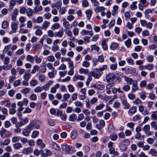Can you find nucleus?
Returning a JSON list of instances; mask_svg holds the SVG:
<instances>
[{
	"label": "nucleus",
	"instance_id": "f257e3e1",
	"mask_svg": "<svg viewBox=\"0 0 157 157\" xmlns=\"http://www.w3.org/2000/svg\"><path fill=\"white\" fill-rule=\"evenodd\" d=\"M41 124V123L40 121L35 119L31 121L29 126L32 130L34 127L36 129H39Z\"/></svg>",
	"mask_w": 157,
	"mask_h": 157
},
{
	"label": "nucleus",
	"instance_id": "f03ea898",
	"mask_svg": "<svg viewBox=\"0 0 157 157\" xmlns=\"http://www.w3.org/2000/svg\"><path fill=\"white\" fill-rule=\"evenodd\" d=\"M12 135V132L7 130L4 128H2L0 130V135L2 139L6 138Z\"/></svg>",
	"mask_w": 157,
	"mask_h": 157
},
{
	"label": "nucleus",
	"instance_id": "7ed1b4c3",
	"mask_svg": "<svg viewBox=\"0 0 157 157\" xmlns=\"http://www.w3.org/2000/svg\"><path fill=\"white\" fill-rule=\"evenodd\" d=\"M115 77V75L113 73H109L108 74L106 77V80L108 83H114Z\"/></svg>",
	"mask_w": 157,
	"mask_h": 157
},
{
	"label": "nucleus",
	"instance_id": "20e7f679",
	"mask_svg": "<svg viewBox=\"0 0 157 157\" xmlns=\"http://www.w3.org/2000/svg\"><path fill=\"white\" fill-rule=\"evenodd\" d=\"M140 23L142 26L146 27L147 28L151 29H152L153 24L151 22H147L144 20H140Z\"/></svg>",
	"mask_w": 157,
	"mask_h": 157
},
{
	"label": "nucleus",
	"instance_id": "39448f33",
	"mask_svg": "<svg viewBox=\"0 0 157 157\" xmlns=\"http://www.w3.org/2000/svg\"><path fill=\"white\" fill-rule=\"evenodd\" d=\"M90 75L94 77L95 78H98L101 76L100 71L96 68L94 69V71H91L90 73Z\"/></svg>",
	"mask_w": 157,
	"mask_h": 157
},
{
	"label": "nucleus",
	"instance_id": "423d86ee",
	"mask_svg": "<svg viewBox=\"0 0 157 157\" xmlns=\"http://www.w3.org/2000/svg\"><path fill=\"white\" fill-rule=\"evenodd\" d=\"M18 21L13 22L11 24V28L12 30L9 32V33L10 34L13 33H16V30L17 28V25L18 24Z\"/></svg>",
	"mask_w": 157,
	"mask_h": 157
},
{
	"label": "nucleus",
	"instance_id": "0eeeda50",
	"mask_svg": "<svg viewBox=\"0 0 157 157\" xmlns=\"http://www.w3.org/2000/svg\"><path fill=\"white\" fill-rule=\"evenodd\" d=\"M50 113L52 115H54L56 116H59L62 113V112L58 109L54 108H51L50 109Z\"/></svg>",
	"mask_w": 157,
	"mask_h": 157
},
{
	"label": "nucleus",
	"instance_id": "6e6552de",
	"mask_svg": "<svg viewBox=\"0 0 157 157\" xmlns=\"http://www.w3.org/2000/svg\"><path fill=\"white\" fill-rule=\"evenodd\" d=\"M124 79V80L126 82L127 84L131 85L135 82V80H134L132 78H129L128 77L125 75H123L122 76Z\"/></svg>",
	"mask_w": 157,
	"mask_h": 157
},
{
	"label": "nucleus",
	"instance_id": "1a4fd4ad",
	"mask_svg": "<svg viewBox=\"0 0 157 157\" xmlns=\"http://www.w3.org/2000/svg\"><path fill=\"white\" fill-rule=\"evenodd\" d=\"M137 81L136 80H135V82L132 84L131 87V93H133L139 90V87L138 86Z\"/></svg>",
	"mask_w": 157,
	"mask_h": 157
},
{
	"label": "nucleus",
	"instance_id": "9d476101",
	"mask_svg": "<svg viewBox=\"0 0 157 157\" xmlns=\"http://www.w3.org/2000/svg\"><path fill=\"white\" fill-rule=\"evenodd\" d=\"M32 129L28 125L27 127L25 128L22 132V134L25 136H29Z\"/></svg>",
	"mask_w": 157,
	"mask_h": 157
},
{
	"label": "nucleus",
	"instance_id": "9b49d317",
	"mask_svg": "<svg viewBox=\"0 0 157 157\" xmlns=\"http://www.w3.org/2000/svg\"><path fill=\"white\" fill-rule=\"evenodd\" d=\"M61 148L63 151H66L67 153H69L71 151L70 146L66 144L61 145Z\"/></svg>",
	"mask_w": 157,
	"mask_h": 157
},
{
	"label": "nucleus",
	"instance_id": "f8f14e48",
	"mask_svg": "<svg viewBox=\"0 0 157 157\" xmlns=\"http://www.w3.org/2000/svg\"><path fill=\"white\" fill-rule=\"evenodd\" d=\"M84 77L83 76L75 74L73 77V80L74 82L77 81L78 79L83 81L84 79Z\"/></svg>",
	"mask_w": 157,
	"mask_h": 157
},
{
	"label": "nucleus",
	"instance_id": "ddd939ff",
	"mask_svg": "<svg viewBox=\"0 0 157 157\" xmlns=\"http://www.w3.org/2000/svg\"><path fill=\"white\" fill-rule=\"evenodd\" d=\"M62 21L63 22V26L65 28V29H71L72 26H70L69 24V22L67 21H66L65 18H63Z\"/></svg>",
	"mask_w": 157,
	"mask_h": 157
},
{
	"label": "nucleus",
	"instance_id": "4468645a",
	"mask_svg": "<svg viewBox=\"0 0 157 157\" xmlns=\"http://www.w3.org/2000/svg\"><path fill=\"white\" fill-rule=\"evenodd\" d=\"M33 149L31 147H28L25 148H24L22 152L23 154L27 155L28 154L32 153L33 152Z\"/></svg>",
	"mask_w": 157,
	"mask_h": 157
},
{
	"label": "nucleus",
	"instance_id": "2eb2a0df",
	"mask_svg": "<svg viewBox=\"0 0 157 157\" xmlns=\"http://www.w3.org/2000/svg\"><path fill=\"white\" fill-rule=\"evenodd\" d=\"M36 144L41 148H44L45 147V144L42 142L41 139H39L36 141Z\"/></svg>",
	"mask_w": 157,
	"mask_h": 157
},
{
	"label": "nucleus",
	"instance_id": "dca6fc26",
	"mask_svg": "<svg viewBox=\"0 0 157 157\" xmlns=\"http://www.w3.org/2000/svg\"><path fill=\"white\" fill-rule=\"evenodd\" d=\"M53 83V81L49 80L47 83L45 84L43 86H42L43 89H44L45 91L48 90L50 86Z\"/></svg>",
	"mask_w": 157,
	"mask_h": 157
},
{
	"label": "nucleus",
	"instance_id": "f3484780",
	"mask_svg": "<svg viewBox=\"0 0 157 157\" xmlns=\"http://www.w3.org/2000/svg\"><path fill=\"white\" fill-rule=\"evenodd\" d=\"M50 25L49 22L48 21H44L43 23L41 28L42 29L46 30L47 28Z\"/></svg>",
	"mask_w": 157,
	"mask_h": 157
},
{
	"label": "nucleus",
	"instance_id": "a211bd4d",
	"mask_svg": "<svg viewBox=\"0 0 157 157\" xmlns=\"http://www.w3.org/2000/svg\"><path fill=\"white\" fill-rule=\"evenodd\" d=\"M42 10L43 8L40 5L35 6L33 9L34 13H37L40 12Z\"/></svg>",
	"mask_w": 157,
	"mask_h": 157
},
{
	"label": "nucleus",
	"instance_id": "6ab92c4d",
	"mask_svg": "<svg viewBox=\"0 0 157 157\" xmlns=\"http://www.w3.org/2000/svg\"><path fill=\"white\" fill-rule=\"evenodd\" d=\"M16 3V0H10V5L8 8V10L11 11L13 8V7L15 5Z\"/></svg>",
	"mask_w": 157,
	"mask_h": 157
},
{
	"label": "nucleus",
	"instance_id": "aec40b11",
	"mask_svg": "<svg viewBox=\"0 0 157 157\" xmlns=\"http://www.w3.org/2000/svg\"><path fill=\"white\" fill-rule=\"evenodd\" d=\"M152 13V12L150 9L146 10L145 12V14L146 18H149Z\"/></svg>",
	"mask_w": 157,
	"mask_h": 157
},
{
	"label": "nucleus",
	"instance_id": "412c9836",
	"mask_svg": "<svg viewBox=\"0 0 157 157\" xmlns=\"http://www.w3.org/2000/svg\"><path fill=\"white\" fill-rule=\"evenodd\" d=\"M78 133L77 131L74 130L72 131L70 134V137L72 139H75L78 136Z\"/></svg>",
	"mask_w": 157,
	"mask_h": 157
},
{
	"label": "nucleus",
	"instance_id": "4be33fe9",
	"mask_svg": "<svg viewBox=\"0 0 157 157\" xmlns=\"http://www.w3.org/2000/svg\"><path fill=\"white\" fill-rule=\"evenodd\" d=\"M60 85L59 84H56L54 86L52 87L50 90L51 93L54 94L56 92L57 89L59 87Z\"/></svg>",
	"mask_w": 157,
	"mask_h": 157
},
{
	"label": "nucleus",
	"instance_id": "5701e85b",
	"mask_svg": "<svg viewBox=\"0 0 157 157\" xmlns=\"http://www.w3.org/2000/svg\"><path fill=\"white\" fill-rule=\"evenodd\" d=\"M86 17L88 20H90L92 16V10H86L85 12Z\"/></svg>",
	"mask_w": 157,
	"mask_h": 157
},
{
	"label": "nucleus",
	"instance_id": "b1692460",
	"mask_svg": "<svg viewBox=\"0 0 157 157\" xmlns=\"http://www.w3.org/2000/svg\"><path fill=\"white\" fill-rule=\"evenodd\" d=\"M105 8L103 6H97L94 9V11L96 13H98L100 12L105 10Z\"/></svg>",
	"mask_w": 157,
	"mask_h": 157
},
{
	"label": "nucleus",
	"instance_id": "393cba45",
	"mask_svg": "<svg viewBox=\"0 0 157 157\" xmlns=\"http://www.w3.org/2000/svg\"><path fill=\"white\" fill-rule=\"evenodd\" d=\"M93 87L94 88H96L99 90H103L105 87V86L102 84L94 85Z\"/></svg>",
	"mask_w": 157,
	"mask_h": 157
},
{
	"label": "nucleus",
	"instance_id": "a878e982",
	"mask_svg": "<svg viewBox=\"0 0 157 157\" xmlns=\"http://www.w3.org/2000/svg\"><path fill=\"white\" fill-rule=\"evenodd\" d=\"M122 103L124 106V109H129L130 105L129 103H128L126 99L122 101Z\"/></svg>",
	"mask_w": 157,
	"mask_h": 157
},
{
	"label": "nucleus",
	"instance_id": "bb28decb",
	"mask_svg": "<svg viewBox=\"0 0 157 157\" xmlns=\"http://www.w3.org/2000/svg\"><path fill=\"white\" fill-rule=\"evenodd\" d=\"M29 72L26 71L25 72L24 75H23V77L24 79L29 80L31 76V74L29 73L30 71V70L28 71Z\"/></svg>",
	"mask_w": 157,
	"mask_h": 157
},
{
	"label": "nucleus",
	"instance_id": "cd10ccee",
	"mask_svg": "<svg viewBox=\"0 0 157 157\" xmlns=\"http://www.w3.org/2000/svg\"><path fill=\"white\" fill-rule=\"evenodd\" d=\"M63 35V30L59 31L57 32L54 33V36L61 37Z\"/></svg>",
	"mask_w": 157,
	"mask_h": 157
},
{
	"label": "nucleus",
	"instance_id": "c85d7f7f",
	"mask_svg": "<svg viewBox=\"0 0 157 157\" xmlns=\"http://www.w3.org/2000/svg\"><path fill=\"white\" fill-rule=\"evenodd\" d=\"M0 103L1 105H4L6 106L10 105L11 104V102L8 100H4L1 101Z\"/></svg>",
	"mask_w": 157,
	"mask_h": 157
},
{
	"label": "nucleus",
	"instance_id": "c756f323",
	"mask_svg": "<svg viewBox=\"0 0 157 157\" xmlns=\"http://www.w3.org/2000/svg\"><path fill=\"white\" fill-rule=\"evenodd\" d=\"M78 94L75 93L72 94L71 99L69 100L68 102L71 103L73 101L76 100L77 98Z\"/></svg>",
	"mask_w": 157,
	"mask_h": 157
},
{
	"label": "nucleus",
	"instance_id": "7c9ffc66",
	"mask_svg": "<svg viewBox=\"0 0 157 157\" xmlns=\"http://www.w3.org/2000/svg\"><path fill=\"white\" fill-rule=\"evenodd\" d=\"M79 71L80 74H84L86 75L88 73L89 70L88 69H86L82 68H81L79 69Z\"/></svg>",
	"mask_w": 157,
	"mask_h": 157
},
{
	"label": "nucleus",
	"instance_id": "2f4dec72",
	"mask_svg": "<svg viewBox=\"0 0 157 157\" xmlns=\"http://www.w3.org/2000/svg\"><path fill=\"white\" fill-rule=\"evenodd\" d=\"M91 32L92 31L90 32L88 30L83 29L82 31L81 34L82 35H90L91 36H92L93 33H91Z\"/></svg>",
	"mask_w": 157,
	"mask_h": 157
},
{
	"label": "nucleus",
	"instance_id": "473e14b6",
	"mask_svg": "<svg viewBox=\"0 0 157 157\" xmlns=\"http://www.w3.org/2000/svg\"><path fill=\"white\" fill-rule=\"evenodd\" d=\"M26 12L27 16L29 17H30L33 15L34 12L31 8H28L27 9Z\"/></svg>",
	"mask_w": 157,
	"mask_h": 157
},
{
	"label": "nucleus",
	"instance_id": "72a5a7b5",
	"mask_svg": "<svg viewBox=\"0 0 157 157\" xmlns=\"http://www.w3.org/2000/svg\"><path fill=\"white\" fill-rule=\"evenodd\" d=\"M126 71L130 74H135L136 72V69L135 68L130 67L127 69Z\"/></svg>",
	"mask_w": 157,
	"mask_h": 157
},
{
	"label": "nucleus",
	"instance_id": "f704fd0d",
	"mask_svg": "<svg viewBox=\"0 0 157 157\" xmlns=\"http://www.w3.org/2000/svg\"><path fill=\"white\" fill-rule=\"evenodd\" d=\"M101 45L102 46V48L104 50H107L108 47L106 44V41L105 40H104L102 41Z\"/></svg>",
	"mask_w": 157,
	"mask_h": 157
},
{
	"label": "nucleus",
	"instance_id": "c9c22d12",
	"mask_svg": "<svg viewBox=\"0 0 157 157\" xmlns=\"http://www.w3.org/2000/svg\"><path fill=\"white\" fill-rule=\"evenodd\" d=\"M55 70H52V71L48 73V75L50 78H52L54 77L55 75H56L57 72V71Z\"/></svg>",
	"mask_w": 157,
	"mask_h": 157
},
{
	"label": "nucleus",
	"instance_id": "e433bc0d",
	"mask_svg": "<svg viewBox=\"0 0 157 157\" xmlns=\"http://www.w3.org/2000/svg\"><path fill=\"white\" fill-rule=\"evenodd\" d=\"M136 107L135 106H133L130 108L128 113L131 114H133L136 112Z\"/></svg>",
	"mask_w": 157,
	"mask_h": 157
},
{
	"label": "nucleus",
	"instance_id": "4c0bfd02",
	"mask_svg": "<svg viewBox=\"0 0 157 157\" xmlns=\"http://www.w3.org/2000/svg\"><path fill=\"white\" fill-rule=\"evenodd\" d=\"M76 115L74 113H73L72 114L70 115L69 117V120L71 121H75L77 118Z\"/></svg>",
	"mask_w": 157,
	"mask_h": 157
},
{
	"label": "nucleus",
	"instance_id": "58836bf2",
	"mask_svg": "<svg viewBox=\"0 0 157 157\" xmlns=\"http://www.w3.org/2000/svg\"><path fill=\"white\" fill-rule=\"evenodd\" d=\"M117 137V135L116 134L114 133H111L109 136L110 139L112 141H115L116 140Z\"/></svg>",
	"mask_w": 157,
	"mask_h": 157
},
{
	"label": "nucleus",
	"instance_id": "ea45409f",
	"mask_svg": "<svg viewBox=\"0 0 157 157\" xmlns=\"http://www.w3.org/2000/svg\"><path fill=\"white\" fill-rule=\"evenodd\" d=\"M26 60L30 62V63H33L34 62V57L30 55H28L26 57Z\"/></svg>",
	"mask_w": 157,
	"mask_h": 157
},
{
	"label": "nucleus",
	"instance_id": "a19ab883",
	"mask_svg": "<svg viewBox=\"0 0 157 157\" xmlns=\"http://www.w3.org/2000/svg\"><path fill=\"white\" fill-rule=\"evenodd\" d=\"M119 45L118 44L116 43H113L110 46V48L111 49L115 50L118 47Z\"/></svg>",
	"mask_w": 157,
	"mask_h": 157
},
{
	"label": "nucleus",
	"instance_id": "79ce46f5",
	"mask_svg": "<svg viewBox=\"0 0 157 157\" xmlns=\"http://www.w3.org/2000/svg\"><path fill=\"white\" fill-rule=\"evenodd\" d=\"M60 27L59 24L58 23H54L51 26V29L53 30H55L56 29H58Z\"/></svg>",
	"mask_w": 157,
	"mask_h": 157
},
{
	"label": "nucleus",
	"instance_id": "37998d69",
	"mask_svg": "<svg viewBox=\"0 0 157 157\" xmlns=\"http://www.w3.org/2000/svg\"><path fill=\"white\" fill-rule=\"evenodd\" d=\"M149 153L154 156H157V151L154 149H151L149 151Z\"/></svg>",
	"mask_w": 157,
	"mask_h": 157
},
{
	"label": "nucleus",
	"instance_id": "c03bdc74",
	"mask_svg": "<svg viewBox=\"0 0 157 157\" xmlns=\"http://www.w3.org/2000/svg\"><path fill=\"white\" fill-rule=\"evenodd\" d=\"M105 106V104L101 103L98 105H97L95 107L96 110H98L102 109Z\"/></svg>",
	"mask_w": 157,
	"mask_h": 157
},
{
	"label": "nucleus",
	"instance_id": "a18cd8bd",
	"mask_svg": "<svg viewBox=\"0 0 157 157\" xmlns=\"http://www.w3.org/2000/svg\"><path fill=\"white\" fill-rule=\"evenodd\" d=\"M90 101V100L89 98H86V99L85 102L86 103V106L87 108H89L90 107V105L91 104Z\"/></svg>",
	"mask_w": 157,
	"mask_h": 157
},
{
	"label": "nucleus",
	"instance_id": "49530a36",
	"mask_svg": "<svg viewBox=\"0 0 157 157\" xmlns=\"http://www.w3.org/2000/svg\"><path fill=\"white\" fill-rule=\"evenodd\" d=\"M125 44L128 48L130 47L131 44V40L130 38H128L125 42Z\"/></svg>",
	"mask_w": 157,
	"mask_h": 157
},
{
	"label": "nucleus",
	"instance_id": "de8ad7c7",
	"mask_svg": "<svg viewBox=\"0 0 157 157\" xmlns=\"http://www.w3.org/2000/svg\"><path fill=\"white\" fill-rule=\"evenodd\" d=\"M9 26V23L6 21H4L2 23V26L4 29H6Z\"/></svg>",
	"mask_w": 157,
	"mask_h": 157
},
{
	"label": "nucleus",
	"instance_id": "09e8293b",
	"mask_svg": "<svg viewBox=\"0 0 157 157\" xmlns=\"http://www.w3.org/2000/svg\"><path fill=\"white\" fill-rule=\"evenodd\" d=\"M43 87L42 86H38L34 89V91L35 93L40 92L43 90Z\"/></svg>",
	"mask_w": 157,
	"mask_h": 157
},
{
	"label": "nucleus",
	"instance_id": "8fccbe9b",
	"mask_svg": "<svg viewBox=\"0 0 157 157\" xmlns=\"http://www.w3.org/2000/svg\"><path fill=\"white\" fill-rule=\"evenodd\" d=\"M30 90V89L27 87H25L22 89L20 91L24 94H26L28 93Z\"/></svg>",
	"mask_w": 157,
	"mask_h": 157
},
{
	"label": "nucleus",
	"instance_id": "3c124183",
	"mask_svg": "<svg viewBox=\"0 0 157 157\" xmlns=\"http://www.w3.org/2000/svg\"><path fill=\"white\" fill-rule=\"evenodd\" d=\"M145 67H146V69L149 70H151L153 69L154 65L153 64L149 63L145 65Z\"/></svg>",
	"mask_w": 157,
	"mask_h": 157
},
{
	"label": "nucleus",
	"instance_id": "603ef678",
	"mask_svg": "<svg viewBox=\"0 0 157 157\" xmlns=\"http://www.w3.org/2000/svg\"><path fill=\"white\" fill-rule=\"evenodd\" d=\"M150 125L146 124L142 128V130L144 132H145L147 131H148L150 130Z\"/></svg>",
	"mask_w": 157,
	"mask_h": 157
},
{
	"label": "nucleus",
	"instance_id": "864d4df0",
	"mask_svg": "<svg viewBox=\"0 0 157 157\" xmlns=\"http://www.w3.org/2000/svg\"><path fill=\"white\" fill-rule=\"evenodd\" d=\"M137 4V2L135 1L132 3V4L130 6V8L132 10H134L137 8L136 4Z\"/></svg>",
	"mask_w": 157,
	"mask_h": 157
},
{
	"label": "nucleus",
	"instance_id": "5fc2aeb1",
	"mask_svg": "<svg viewBox=\"0 0 157 157\" xmlns=\"http://www.w3.org/2000/svg\"><path fill=\"white\" fill-rule=\"evenodd\" d=\"M74 103L75 106L76 107H79L82 108L83 105V104L78 101H75Z\"/></svg>",
	"mask_w": 157,
	"mask_h": 157
},
{
	"label": "nucleus",
	"instance_id": "6e6d98bb",
	"mask_svg": "<svg viewBox=\"0 0 157 157\" xmlns=\"http://www.w3.org/2000/svg\"><path fill=\"white\" fill-rule=\"evenodd\" d=\"M34 58L36 63L37 64H39L42 61V59L40 57H38L37 56H35L34 57Z\"/></svg>",
	"mask_w": 157,
	"mask_h": 157
},
{
	"label": "nucleus",
	"instance_id": "4d7b16f0",
	"mask_svg": "<svg viewBox=\"0 0 157 157\" xmlns=\"http://www.w3.org/2000/svg\"><path fill=\"white\" fill-rule=\"evenodd\" d=\"M13 147L17 149H18L21 147V144L20 143H17L13 145Z\"/></svg>",
	"mask_w": 157,
	"mask_h": 157
},
{
	"label": "nucleus",
	"instance_id": "13d9d810",
	"mask_svg": "<svg viewBox=\"0 0 157 157\" xmlns=\"http://www.w3.org/2000/svg\"><path fill=\"white\" fill-rule=\"evenodd\" d=\"M52 147L55 149L59 151L60 150L59 147L57 145V144L55 142H53L52 143Z\"/></svg>",
	"mask_w": 157,
	"mask_h": 157
},
{
	"label": "nucleus",
	"instance_id": "bf43d9fd",
	"mask_svg": "<svg viewBox=\"0 0 157 157\" xmlns=\"http://www.w3.org/2000/svg\"><path fill=\"white\" fill-rule=\"evenodd\" d=\"M120 105L121 104L120 103L117 101H115L113 104V107L116 109L119 108L120 107Z\"/></svg>",
	"mask_w": 157,
	"mask_h": 157
},
{
	"label": "nucleus",
	"instance_id": "052dcab7",
	"mask_svg": "<svg viewBox=\"0 0 157 157\" xmlns=\"http://www.w3.org/2000/svg\"><path fill=\"white\" fill-rule=\"evenodd\" d=\"M126 60L129 64L133 65L134 64V60L131 58H126Z\"/></svg>",
	"mask_w": 157,
	"mask_h": 157
},
{
	"label": "nucleus",
	"instance_id": "680f3d73",
	"mask_svg": "<svg viewBox=\"0 0 157 157\" xmlns=\"http://www.w3.org/2000/svg\"><path fill=\"white\" fill-rule=\"evenodd\" d=\"M130 89V86L128 84H126L123 86L122 88L123 90L125 91H128Z\"/></svg>",
	"mask_w": 157,
	"mask_h": 157
},
{
	"label": "nucleus",
	"instance_id": "e2e57ef3",
	"mask_svg": "<svg viewBox=\"0 0 157 157\" xmlns=\"http://www.w3.org/2000/svg\"><path fill=\"white\" fill-rule=\"evenodd\" d=\"M46 59L49 62H53L55 60L54 57L52 56H48Z\"/></svg>",
	"mask_w": 157,
	"mask_h": 157
},
{
	"label": "nucleus",
	"instance_id": "0e129e2a",
	"mask_svg": "<svg viewBox=\"0 0 157 157\" xmlns=\"http://www.w3.org/2000/svg\"><path fill=\"white\" fill-rule=\"evenodd\" d=\"M90 47L91 48V51H93V50H95L97 52H98L99 50V47L96 46L95 45H92L90 46Z\"/></svg>",
	"mask_w": 157,
	"mask_h": 157
},
{
	"label": "nucleus",
	"instance_id": "69168bd1",
	"mask_svg": "<svg viewBox=\"0 0 157 157\" xmlns=\"http://www.w3.org/2000/svg\"><path fill=\"white\" fill-rule=\"evenodd\" d=\"M65 33L67 35V36H71L72 35V32L69 29H66L65 30Z\"/></svg>",
	"mask_w": 157,
	"mask_h": 157
},
{
	"label": "nucleus",
	"instance_id": "338daca9",
	"mask_svg": "<svg viewBox=\"0 0 157 157\" xmlns=\"http://www.w3.org/2000/svg\"><path fill=\"white\" fill-rule=\"evenodd\" d=\"M37 81L35 79H32L30 82V83L31 86H35L37 84Z\"/></svg>",
	"mask_w": 157,
	"mask_h": 157
},
{
	"label": "nucleus",
	"instance_id": "774afa93",
	"mask_svg": "<svg viewBox=\"0 0 157 157\" xmlns=\"http://www.w3.org/2000/svg\"><path fill=\"white\" fill-rule=\"evenodd\" d=\"M151 125L152 128H154L155 130H157V124L155 121H153L151 123Z\"/></svg>",
	"mask_w": 157,
	"mask_h": 157
}]
</instances>
